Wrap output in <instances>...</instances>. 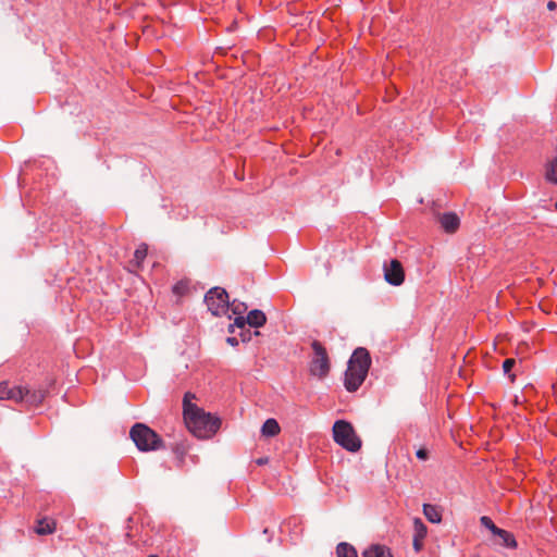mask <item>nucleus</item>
I'll use <instances>...</instances> for the list:
<instances>
[{"mask_svg": "<svg viewBox=\"0 0 557 557\" xmlns=\"http://www.w3.org/2000/svg\"><path fill=\"white\" fill-rule=\"evenodd\" d=\"M546 178L557 184V157L547 163Z\"/></svg>", "mask_w": 557, "mask_h": 557, "instance_id": "a211bd4d", "label": "nucleus"}, {"mask_svg": "<svg viewBox=\"0 0 557 557\" xmlns=\"http://www.w3.org/2000/svg\"><path fill=\"white\" fill-rule=\"evenodd\" d=\"M280 432H281V426H280L278 422L273 418L265 420V422L263 423V425L261 428L262 435L267 436V437L276 436Z\"/></svg>", "mask_w": 557, "mask_h": 557, "instance_id": "2eb2a0df", "label": "nucleus"}, {"mask_svg": "<svg viewBox=\"0 0 557 557\" xmlns=\"http://www.w3.org/2000/svg\"><path fill=\"white\" fill-rule=\"evenodd\" d=\"M230 307H232L233 313L237 314V317H243L242 313L244 311H246V309H247L246 305L243 302H239V304L233 302L232 305H230Z\"/></svg>", "mask_w": 557, "mask_h": 557, "instance_id": "4be33fe9", "label": "nucleus"}, {"mask_svg": "<svg viewBox=\"0 0 557 557\" xmlns=\"http://www.w3.org/2000/svg\"><path fill=\"white\" fill-rule=\"evenodd\" d=\"M555 206H556V209H557V201H556V205H555Z\"/></svg>", "mask_w": 557, "mask_h": 557, "instance_id": "c756f323", "label": "nucleus"}, {"mask_svg": "<svg viewBox=\"0 0 557 557\" xmlns=\"http://www.w3.org/2000/svg\"><path fill=\"white\" fill-rule=\"evenodd\" d=\"M423 513L425 518L432 523H438L442 520V513L440 509L434 505L425 504L423 506Z\"/></svg>", "mask_w": 557, "mask_h": 557, "instance_id": "dca6fc26", "label": "nucleus"}, {"mask_svg": "<svg viewBox=\"0 0 557 557\" xmlns=\"http://www.w3.org/2000/svg\"><path fill=\"white\" fill-rule=\"evenodd\" d=\"M362 557H393L389 548L384 545L375 544L368 547L363 553Z\"/></svg>", "mask_w": 557, "mask_h": 557, "instance_id": "4468645a", "label": "nucleus"}, {"mask_svg": "<svg viewBox=\"0 0 557 557\" xmlns=\"http://www.w3.org/2000/svg\"><path fill=\"white\" fill-rule=\"evenodd\" d=\"M22 398H18V403H24L27 406L36 407L45 399L44 391H30L26 387L21 386Z\"/></svg>", "mask_w": 557, "mask_h": 557, "instance_id": "9d476101", "label": "nucleus"}, {"mask_svg": "<svg viewBox=\"0 0 557 557\" xmlns=\"http://www.w3.org/2000/svg\"><path fill=\"white\" fill-rule=\"evenodd\" d=\"M206 305L213 315L225 314L230 309L228 294L221 287L211 288L205 297Z\"/></svg>", "mask_w": 557, "mask_h": 557, "instance_id": "423d86ee", "label": "nucleus"}, {"mask_svg": "<svg viewBox=\"0 0 557 557\" xmlns=\"http://www.w3.org/2000/svg\"><path fill=\"white\" fill-rule=\"evenodd\" d=\"M417 457L421 460H426L429 458V453L425 448H420L417 451Z\"/></svg>", "mask_w": 557, "mask_h": 557, "instance_id": "b1692460", "label": "nucleus"}, {"mask_svg": "<svg viewBox=\"0 0 557 557\" xmlns=\"http://www.w3.org/2000/svg\"><path fill=\"white\" fill-rule=\"evenodd\" d=\"M385 280L394 286H399L405 280V272L401 263L394 259L388 264L384 265Z\"/></svg>", "mask_w": 557, "mask_h": 557, "instance_id": "1a4fd4ad", "label": "nucleus"}, {"mask_svg": "<svg viewBox=\"0 0 557 557\" xmlns=\"http://www.w3.org/2000/svg\"><path fill=\"white\" fill-rule=\"evenodd\" d=\"M195 395L186 393L183 399L184 421L187 429L198 438H209L216 433L221 425L219 418L206 412L191 403Z\"/></svg>", "mask_w": 557, "mask_h": 557, "instance_id": "f257e3e1", "label": "nucleus"}, {"mask_svg": "<svg viewBox=\"0 0 557 557\" xmlns=\"http://www.w3.org/2000/svg\"><path fill=\"white\" fill-rule=\"evenodd\" d=\"M267 317L263 311L255 309L251 310L246 318L236 317L234 323L230 325L228 331L231 333L234 332V326L238 329H244L246 324H249L252 327H261L265 324Z\"/></svg>", "mask_w": 557, "mask_h": 557, "instance_id": "6e6552de", "label": "nucleus"}, {"mask_svg": "<svg viewBox=\"0 0 557 557\" xmlns=\"http://www.w3.org/2000/svg\"><path fill=\"white\" fill-rule=\"evenodd\" d=\"M480 523L491 531L492 535L497 539L496 544L509 548L516 549L518 547V542L515 539V535L504 529L498 528L493 520L487 516H482L480 518Z\"/></svg>", "mask_w": 557, "mask_h": 557, "instance_id": "0eeeda50", "label": "nucleus"}, {"mask_svg": "<svg viewBox=\"0 0 557 557\" xmlns=\"http://www.w3.org/2000/svg\"><path fill=\"white\" fill-rule=\"evenodd\" d=\"M547 9L550 10V11L555 10L556 9V2L549 1L547 3Z\"/></svg>", "mask_w": 557, "mask_h": 557, "instance_id": "bb28decb", "label": "nucleus"}, {"mask_svg": "<svg viewBox=\"0 0 557 557\" xmlns=\"http://www.w3.org/2000/svg\"><path fill=\"white\" fill-rule=\"evenodd\" d=\"M426 527L420 519H414V537L422 539L426 536Z\"/></svg>", "mask_w": 557, "mask_h": 557, "instance_id": "412c9836", "label": "nucleus"}, {"mask_svg": "<svg viewBox=\"0 0 557 557\" xmlns=\"http://www.w3.org/2000/svg\"><path fill=\"white\" fill-rule=\"evenodd\" d=\"M129 436L136 447L141 451L157 450L162 447V438L144 423H136L132 426Z\"/></svg>", "mask_w": 557, "mask_h": 557, "instance_id": "20e7f679", "label": "nucleus"}, {"mask_svg": "<svg viewBox=\"0 0 557 557\" xmlns=\"http://www.w3.org/2000/svg\"><path fill=\"white\" fill-rule=\"evenodd\" d=\"M333 440L344 449L356 453L361 448V440L352 424L346 420H337L332 428Z\"/></svg>", "mask_w": 557, "mask_h": 557, "instance_id": "7ed1b4c3", "label": "nucleus"}, {"mask_svg": "<svg viewBox=\"0 0 557 557\" xmlns=\"http://www.w3.org/2000/svg\"><path fill=\"white\" fill-rule=\"evenodd\" d=\"M148 247L147 245L143 244L140 245L134 252V260L132 261L135 263L137 268L140 267L141 262L145 260L147 256Z\"/></svg>", "mask_w": 557, "mask_h": 557, "instance_id": "6ab92c4d", "label": "nucleus"}, {"mask_svg": "<svg viewBox=\"0 0 557 557\" xmlns=\"http://www.w3.org/2000/svg\"><path fill=\"white\" fill-rule=\"evenodd\" d=\"M413 547L416 552H420L423 547V540L413 536Z\"/></svg>", "mask_w": 557, "mask_h": 557, "instance_id": "393cba45", "label": "nucleus"}, {"mask_svg": "<svg viewBox=\"0 0 557 557\" xmlns=\"http://www.w3.org/2000/svg\"><path fill=\"white\" fill-rule=\"evenodd\" d=\"M57 523L53 519L50 518H41L37 520V525L35 528V532L38 535H49L55 531Z\"/></svg>", "mask_w": 557, "mask_h": 557, "instance_id": "ddd939ff", "label": "nucleus"}, {"mask_svg": "<svg viewBox=\"0 0 557 557\" xmlns=\"http://www.w3.org/2000/svg\"><path fill=\"white\" fill-rule=\"evenodd\" d=\"M18 398H22L21 386H10L8 382L0 383V399L14 400L18 403Z\"/></svg>", "mask_w": 557, "mask_h": 557, "instance_id": "9b49d317", "label": "nucleus"}, {"mask_svg": "<svg viewBox=\"0 0 557 557\" xmlns=\"http://www.w3.org/2000/svg\"><path fill=\"white\" fill-rule=\"evenodd\" d=\"M516 363H517V361L513 358H507L503 362V371L506 375H508V377L511 382H513L516 379V375L513 373H511L512 369L516 367Z\"/></svg>", "mask_w": 557, "mask_h": 557, "instance_id": "aec40b11", "label": "nucleus"}, {"mask_svg": "<svg viewBox=\"0 0 557 557\" xmlns=\"http://www.w3.org/2000/svg\"><path fill=\"white\" fill-rule=\"evenodd\" d=\"M148 557H158V556H156V555H151V556H148Z\"/></svg>", "mask_w": 557, "mask_h": 557, "instance_id": "c85d7f7f", "label": "nucleus"}, {"mask_svg": "<svg viewBox=\"0 0 557 557\" xmlns=\"http://www.w3.org/2000/svg\"><path fill=\"white\" fill-rule=\"evenodd\" d=\"M185 289H186V284H184L183 282L176 283L173 286V293L176 295H183Z\"/></svg>", "mask_w": 557, "mask_h": 557, "instance_id": "5701e85b", "label": "nucleus"}, {"mask_svg": "<svg viewBox=\"0 0 557 557\" xmlns=\"http://www.w3.org/2000/svg\"><path fill=\"white\" fill-rule=\"evenodd\" d=\"M370 367L371 357L369 351L363 347L355 349L345 372V388L350 393L356 392L364 382Z\"/></svg>", "mask_w": 557, "mask_h": 557, "instance_id": "f03ea898", "label": "nucleus"}, {"mask_svg": "<svg viewBox=\"0 0 557 557\" xmlns=\"http://www.w3.org/2000/svg\"><path fill=\"white\" fill-rule=\"evenodd\" d=\"M242 337H243V338H242V339H243V342H246V341H247V338L244 336V334H242Z\"/></svg>", "mask_w": 557, "mask_h": 557, "instance_id": "cd10ccee", "label": "nucleus"}, {"mask_svg": "<svg viewBox=\"0 0 557 557\" xmlns=\"http://www.w3.org/2000/svg\"><path fill=\"white\" fill-rule=\"evenodd\" d=\"M336 554L337 557H358L356 549L347 543L338 544Z\"/></svg>", "mask_w": 557, "mask_h": 557, "instance_id": "f3484780", "label": "nucleus"}, {"mask_svg": "<svg viewBox=\"0 0 557 557\" xmlns=\"http://www.w3.org/2000/svg\"><path fill=\"white\" fill-rule=\"evenodd\" d=\"M441 226L447 233H455L460 224V220L455 213H444L440 216Z\"/></svg>", "mask_w": 557, "mask_h": 557, "instance_id": "f8f14e48", "label": "nucleus"}, {"mask_svg": "<svg viewBox=\"0 0 557 557\" xmlns=\"http://www.w3.org/2000/svg\"><path fill=\"white\" fill-rule=\"evenodd\" d=\"M226 342L232 346L238 345V339L236 337H227Z\"/></svg>", "mask_w": 557, "mask_h": 557, "instance_id": "a878e982", "label": "nucleus"}, {"mask_svg": "<svg viewBox=\"0 0 557 557\" xmlns=\"http://www.w3.org/2000/svg\"><path fill=\"white\" fill-rule=\"evenodd\" d=\"M311 347L313 357L310 362V373L313 376L323 379L330 372V359L326 349L319 341H313Z\"/></svg>", "mask_w": 557, "mask_h": 557, "instance_id": "39448f33", "label": "nucleus"}]
</instances>
